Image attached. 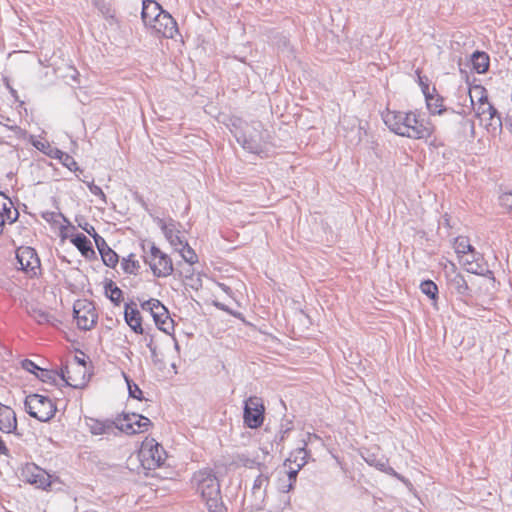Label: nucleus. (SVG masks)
<instances>
[{"mask_svg": "<svg viewBox=\"0 0 512 512\" xmlns=\"http://www.w3.org/2000/svg\"><path fill=\"white\" fill-rule=\"evenodd\" d=\"M101 258L103 263L108 267H115L118 263V255L111 248H107L105 252H102Z\"/></svg>", "mask_w": 512, "mask_h": 512, "instance_id": "nucleus-37", "label": "nucleus"}, {"mask_svg": "<svg viewBox=\"0 0 512 512\" xmlns=\"http://www.w3.org/2000/svg\"><path fill=\"white\" fill-rule=\"evenodd\" d=\"M22 477L27 483L43 490L51 486V475L35 464H27L22 470Z\"/></svg>", "mask_w": 512, "mask_h": 512, "instance_id": "nucleus-14", "label": "nucleus"}, {"mask_svg": "<svg viewBox=\"0 0 512 512\" xmlns=\"http://www.w3.org/2000/svg\"><path fill=\"white\" fill-rule=\"evenodd\" d=\"M420 290L423 294L428 296L431 300H437L438 287L432 280L422 281L420 284Z\"/></svg>", "mask_w": 512, "mask_h": 512, "instance_id": "nucleus-35", "label": "nucleus"}, {"mask_svg": "<svg viewBox=\"0 0 512 512\" xmlns=\"http://www.w3.org/2000/svg\"><path fill=\"white\" fill-rule=\"evenodd\" d=\"M466 255H467V257L465 259H468L469 261H472V259H473L472 256L470 254H466Z\"/></svg>", "mask_w": 512, "mask_h": 512, "instance_id": "nucleus-62", "label": "nucleus"}, {"mask_svg": "<svg viewBox=\"0 0 512 512\" xmlns=\"http://www.w3.org/2000/svg\"><path fill=\"white\" fill-rule=\"evenodd\" d=\"M238 462L240 464H242L244 467H247V468H260L262 466V464L260 462H258L256 459H252V458H249L247 455L245 454H240L238 455Z\"/></svg>", "mask_w": 512, "mask_h": 512, "instance_id": "nucleus-39", "label": "nucleus"}, {"mask_svg": "<svg viewBox=\"0 0 512 512\" xmlns=\"http://www.w3.org/2000/svg\"><path fill=\"white\" fill-rule=\"evenodd\" d=\"M470 99H471V103L474 104V101H473V96L472 94L470 93Z\"/></svg>", "mask_w": 512, "mask_h": 512, "instance_id": "nucleus-64", "label": "nucleus"}, {"mask_svg": "<svg viewBox=\"0 0 512 512\" xmlns=\"http://www.w3.org/2000/svg\"><path fill=\"white\" fill-rule=\"evenodd\" d=\"M93 4L101 11L103 12V8H105V1L104 0H92Z\"/></svg>", "mask_w": 512, "mask_h": 512, "instance_id": "nucleus-51", "label": "nucleus"}, {"mask_svg": "<svg viewBox=\"0 0 512 512\" xmlns=\"http://www.w3.org/2000/svg\"><path fill=\"white\" fill-rule=\"evenodd\" d=\"M215 306L218 307L221 310L228 311V308L224 304L215 303Z\"/></svg>", "mask_w": 512, "mask_h": 512, "instance_id": "nucleus-57", "label": "nucleus"}, {"mask_svg": "<svg viewBox=\"0 0 512 512\" xmlns=\"http://www.w3.org/2000/svg\"><path fill=\"white\" fill-rule=\"evenodd\" d=\"M348 122V125L351 126V131L345 137L348 139L350 144H359L362 139L363 129L360 126V123L357 118H343L341 121V125L344 129H346L345 123Z\"/></svg>", "mask_w": 512, "mask_h": 512, "instance_id": "nucleus-26", "label": "nucleus"}, {"mask_svg": "<svg viewBox=\"0 0 512 512\" xmlns=\"http://www.w3.org/2000/svg\"><path fill=\"white\" fill-rule=\"evenodd\" d=\"M105 294L116 306H118L123 298L122 290L117 287L112 281L105 285Z\"/></svg>", "mask_w": 512, "mask_h": 512, "instance_id": "nucleus-32", "label": "nucleus"}, {"mask_svg": "<svg viewBox=\"0 0 512 512\" xmlns=\"http://www.w3.org/2000/svg\"><path fill=\"white\" fill-rule=\"evenodd\" d=\"M156 34L165 38H173L177 32V23L174 18L166 11L162 12L149 26Z\"/></svg>", "mask_w": 512, "mask_h": 512, "instance_id": "nucleus-15", "label": "nucleus"}, {"mask_svg": "<svg viewBox=\"0 0 512 512\" xmlns=\"http://www.w3.org/2000/svg\"><path fill=\"white\" fill-rule=\"evenodd\" d=\"M121 266L125 273L133 275L137 274L140 268L139 261L134 258V254H130L127 258H124L121 262Z\"/></svg>", "mask_w": 512, "mask_h": 512, "instance_id": "nucleus-34", "label": "nucleus"}, {"mask_svg": "<svg viewBox=\"0 0 512 512\" xmlns=\"http://www.w3.org/2000/svg\"><path fill=\"white\" fill-rule=\"evenodd\" d=\"M117 431L126 434H136L147 431L151 425L149 418L139 414H125L121 418L116 419Z\"/></svg>", "mask_w": 512, "mask_h": 512, "instance_id": "nucleus-13", "label": "nucleus"}, {"mask_svg": "<svg viewBox=\"0 0 512 512\" xmlns=\"http://www.w3.org/2000/svg\"><path fill=\"white\" fill-rule=\"evenodd\" d=\"M157 223L159 227L162 230V233L164 234L165 238L168 240L170 245L176 250L177 248H180V246H183V243L186 241L183 239V237L180 235V231L177 229L176 222L172 219H170L168 222L164 221L163 219H157Z\"/></svg>", "mask_w": 512, "mask_h": 512, "instance_id": "nucleus-17", "label": "nucleus"}, {"mask_svg": "<svg viewBox=\"0 0 512 512\" xmlns=\"http://www.w3.org/2000/svg\"><path fill=\"white\" fill-rule=\"evenodd\" d=\"M72 74H71V78L75 81V82H78V77H79V72L76 70V69H72Z\"/></svg>", "mask_w": 512, "mask_h": 512, "instance_id": "nucleus-55", "label": "nucleus"}, {"mask_svg": "<svg viewBox=\"0 0 512 512\" xmlns=\"http://www.w3.org/2000/svg\"><path fill=\"white\" fill-rule=\"evenodd\" d=\"M502 207L512 213V191L504 193L499 198Z\"/></svg>", "mask_w": 512, "mask_h": 512, "instance_id": "nucleus-44", "label": "nucleus"}, {"mask_svg": "<svg viewBox=\"0 0 512 512\" xmlns=\"http://www.w3.org/2000/svg\"><path fill=\"white\" fill-rule=\"evenodd\" d=\"M447 284L449 289L459 295L460 297L470 296V288L464 276L456 271L455 266L452 264V271L446 272Z\"/></svg>", "mask_w": 512, "mask_h": 512, "instance_id": "nucleus-16", "label": "nucleus"}, {"mask_svg": "<svg viewBox=\"0 0 512 512\" xmlns=\"http://www.w3.org/2000/svg\"><path fill=\"white\" fill-rule=\"evenodd\" d=\"M21 366L27 372L33 373L35 375L38 374L41 369L38 365H36L32 360L29 359L23 360Z\"/></svg>", "mask_w": 512, "mask_h": 512, "instance_id": "nucleus-45", "label": "nucleus"}, {"mask_svg": "<svg viewBox=\"0 0 512 512\" xmlns=\"http://www.w3.org/2000/svg\"><path fill=\"white\" fill-rule=\"evenodd\" d=\"M144 250V262L149 265L153 275L158 278L168 277L173 271V263L171 258L164 252H162L155 244L151 243L149 251Z\"/></svg>", "mask_w": 512, "mask_h": 512, "instance_id": "nucleus-5", "label": "nucleus"}, {"mask_svg": "<svg viewBox=\"0 0 512 512\" xmlns=\"http://www.w3.org/2000/svg\"><path fill=\"white\" fill-rule=\"evenodd\" d=\"M419 83L422 86V90H423L426 84L424 83V81L422 80L421 77H419Z\"/></svg>", "mask_w": 512, "mask_h": 512, "instance_id": "nucleus-60", "label": "nucleus"}, {"mask_svg": "<svg viewBox=\"0 0 512 512\" xmlns=\"http://www.w3.org/2000/svg\"><path fill=\"white\" fill-rule=\"evenodd\" d=\"M463 125H465V126L468 125L471 129V132L474 133V122L473 121L463 119Z\"/></svg>", "mask_w": 512, "mask_h": 512, "instance_id": "nucleus-54", "label": "nucleus"}, {"mask_svg": "<svg viewBox=\"0 0 512 512\" xmlns=\"http://www.w3.org/2000/svg\"><path fill=\"white\" fill-rule=\"evenodd\" d=\"M293 487H294V483L288 481V484L281 486V491L287 493V492L291 491L293 489Z\"/></svg>", "mask_w": 512, "mask_h": 512, "instance_id": "nucleus-52", "label": "nucleus"}, {"mask_svg": "<svg viewBox=\"0 0 512 512\" xmlns=\"http://www.w3.org/2000/svg\"><path fill=\"white\" fill-rule=\"evenodd\" d=\"M83 361H85L84 358H80L78 356H75L72 362H77L78 363V362H83Z\"/></svg>", "mask_w": 512, "mask_h": 512, "instance_id": "nucleus-58", "label": "nucleus"}, {"mask_svg": "<svg viewBox=\"0 0 512 512\" xmlns=\"http://www.w3.org/2000/svg\"><path fill=\"white\" fill-rule=\"evenodd\" d=\"M363 459L367 464L376 467L380 471L386 472L389 475H397L395 470L388 465V460L384 456H378L374 453L367 452L363 455Z\"/></svg>", "mask_w": 512, "mask_h": 512, "instance_id": "nucleus-24", "label": "nucleus"}, {"mask_svg": "<svg viewBox=\"0 0 512 512\" xmlns=\"http://www.w3.org/2000/svg\"><path fill=\"white\" fill-rule=\"evenodd\" d=\"M144 311H148L155 325L161 331L170 334L173 330V320L169 315L167 308L157 299H149L141 304Z\"/></svg>", "mask_w": 512, "mask_h": 512, "instance_id": "nucleus-10", "label": "nucleus"}, {"mask_svg": "<svg viewBox=\"0 0 512 512\" xmlns=\"http://www.w3.org/2000/svg\"><path fill=\"white\" fill-rule=\"evenodd\" d=\"M27 313L39 324H54L56 320L52 314L34 305L27 308Z\"/></svg>", "mask_w": 512, "mask_h": 512, "instance_id": "nucleus-29", "label": "nucleus"}, {"mask_svg": "<svg viewBox=\"0 0 512 512\" xmlns=\"http://www.w3.org/2000/svg\"><path fill=\"white\" fill-rule=\"evenodd\" d=\"M423 93L425 95L427 108L431 114L441 115L444 111H446L443 106V98L439 95L430 94L428 85H425Z\"/></svg>", "mask_w": 512, "mask_h": 512, "instance_id": "nucleus-25", "label": "nucleus"}, {"mask_svg": "<svg viewBox=\"0 0 512 512\" xmlns=\"http://www.w3.org/2000/svg\"><path fill=\"white\" fill-rule=\"evenodd\" d=\"M472 261L465 259L463 265L467 272L488 277L494 280L493 272L489 269L488 265L483 261V258L476 252V255L472 256Z\"/></svg>", "mask_w": 512, "mask_h": 512, "instance_id": "nucleus-20", "label": "nucleus"}, {"mask_svg": "<svg viewBox=\"0 0 512 512\" xmlns=\"http://www.w3.org/2000/svg\"><path fill=\"white\" fill-rule=\"evenodd\" d=\"M60 379L66 385L73 388H83L86 386L89 375L87 370L86 361L83 362H70L60 369Z\"/></svg>", "mask_w": 512, "mask_h": 512, "instance_id": "nucleus-8", "label": "nucleus"}, {"mask_svg": "<svg viewBox=\"0 0 512 512\" xmlns=\"http://www.w3.org/2000/svg\"><path fill=\"white\" fill-rule=\"evenodd\" d=\"M235 137L246 151L258 155L263 153L265 140L261 123L255 122L251 126L246 125L243 131L235 133Z\"/></svg>", "mask_w": 512, "mask_h": 512, "instance_id": "nucleus-6", "label": "nucleus"}, {"mask_svg": "<svg viewBox=\"0 0 512 512\" xmlns=\"http://www.w3.org/2000/svg\"><path fill=\"white\" fill-rule=\"evenodd\" d=\"M37 378L42 382L55 383L57 378H60V372H56L48 369H40L39 373L36 374Z\"/></svg>", "mask_w": 512, "mask_h": 512, "instance_id": "nucleus-36", "label": "nucleus"}, {"mask_svg": "<svg viewBox=\"0 0 512 512\" xmlns=\"http://www.w3.org/2000/svg\"><path fill=\"white\" fill-rule=\"evenodd\" d=\"M71 241L84 257L87 258L95 253L90 240L84 234H77Z\"/></svg>", "mask_w": 512, "mask_h": 512, "instance_id": "nucleus-30", "label": "nucleus"}, {"mask_svg": "<svg viewBox=\"0 0 512 512\" xmlns=\"http://www.w3.org/2000/svg\"><path fill=\"white\" fill-rule=\"evenodd\" d=\"M385 125L393 133L410 139H428L433 126L428 120L420 118L415 112H403L387 109L382 113Z\"/></svg>", "mask_w": 512, "mask_h": 512, "instance_id": "nucleus-1", "label": "nucleus"}, {"mask_svg": "<svg viewBox=\"0 0 512 512\" xmlns=\"http://www.w3.org/2000/svg\"><path fill=\"white\" fill-rule=\"evenodd\" d=\"M265 407L261 398L249 397L244 403V423L251 429L259 428L264 421Z\"/></svg>", "mask_w": 512, "mask_h": 512, "instance_id": "nucleus-12", "label": "nucleus"}, {"mask_svg": "<svg viewBox=\"0 0 512 512\" xmlns=\"http://www.w3.org/2000/svg\"><path fill=\"white\" fill-rule=\"evenodd\" d=\"M88 188H89V191L94 196L98 197L102 201L103 204L107 203L106 195L103 192V190L101 189V187H99L93 183H90V184H88Z\"/></svg>", "mask_w": 512, "mask_h": 512, "instance_id": "nucleus-42", "label": "nucleus"}, {"mask_svg": "<svg viewBox=\"0 0 512 512\" xmlns=\"http://www.w3.org/2000/svg\"><path fill=\"white\" fill-rule=\"evenodd\" d=\"M167 454L164 448L154 439H146L139 451V459L145 470H155L161 467Z\"/></svg>", "mask_w": 512, "mask_h": 512, "instance_id": "nucleus-7", "label": "nucleus"}, {"mask_svg": "<svg viewBox=\"0 0 512 512\" xmlns=\"http://www.w3.org/2000/svg\"><path fill=\"white\" fill-rule=\"evenodd\" d=\"M147 347L151 353V357L155 359L157 357V346L154 344L152 337L149 338L147 342Z\"/></svg>", "mask_w": 512, "mask_h": 512, "instance_id": "nucleus-49", "label": "nucleus"}, {"mask_svg": "<svg viewBox=\"0 0 512 512\" xmlns=\"http://www.w3.org/2000/svg\"><path fill=\"white\" fill-rule=\"evenodd\" d=\"M8 222L9 223V219H6V216L3 215V214H0V234L2 233L3 231V227L5 225V223Z\"/></svg>", "mask_w": 512, "mask_h": 512, "instance_id": "nucleus-53", "label": "nucleus"}, {"mask_svg": "<svg viewBox=\"0 0 512 512\" xmlns=\"http://www.w3.org/2000/svg\"><path fill=\"white\" fill-rule=\"evenodd\" d=\"M91 230L93 231V238H94L96 247L101 255L102 252H105V250L110 247L106 243L105 239L96 233V231L93 227H91Z\"/></svg>", "mask_w": 512, "mask_h": 512, "instance_id": "nucleus-41", "label": "nucleus"}, {"mask_svg": "<svg viewBox=\"0 0 512 512\" xmlns=\"http://www.w3.org/2000/svg\"><path fill=\"white\" fill-rule=\"evenodd\" d=\"M16 259L20 269L30 278L41 274V263L36 250L29 246L19 247Z\"/></svg>", "mask_w": 512, "mask_h": 512, "instance_id": "nucleus-11", "label": "nucleus"}, {"mask_svg": "<svg viewBox=\"0 0 512 512\" xmlns=\"http://www.w3.org/2000/svg\"><path fill=\"white\" fill-rule=\"evenodd\" d=\"M300 470L301 469H298L297 467L296 468H290V470L287 472L288 481L295 484L298 472Z\"/></svg>", "mask_w": 512, "mask_h": 512, "instance_id": "nucleus-50", "label": "nucleus"}, {"mask_svg": "<svg viewBox=\"0 0 512 512\" xmlns=\"http://www.w3.org/2000/svg\"><path fill=\"white\" fill-rule=\"evenodd\" d=\"M269 483V477L264 474H259L254 480L252 490L255 493L256 491L265 488Z\"/></svg>", "mask_w": 512, "mask_h": 512, "instance_id": "nucleus-40", "label": "nucleus"}, {"mask_svg": "<svg viewBox=\"0 0 512 512\" xmlns=\"http://www.w3.org/2000/svg\"><path fill=\"white\" fill-rule=\"evenodd\" d=\"M124 318L127 325L137 334L143 333L142 319L140 312L136 308H132L129 304L125 305Z\"/></svg>", "mask_w": 512, "mask_h": 512, "instance_id": "nucleus-22", "label": "nucleus"}, {"mask_svg": "<svg viewBox=\"0 0 512 512\" xmlns=\"http://www.w3.org/2000/svg\"><path fill=\"white\" fill-rule=\"evenodd\" d=\"M24 405L26 412L41 422L51 420L57 411L56 404L49 397L41 394L26 396Z\"/></svg>", "mask_w": 512, "mask_h": 512, "instance_id": "nucleus-4", "label": "nucleus"}, {"mask_svg": "<svg viewBox=\"0 0 512 512\" xmlns=\"http://www.w3.org/2000/svg\"><path fill=\"white\" fill-rule=\"evenodd\" d=\"M176 251L180 253L185 262L189 264H195L198 262V256L195 251L189 246L187 242L183 243V246L177 248Z\"/></svg>", "mask_w": 512, "mask_h": 512, "instance_id": "nucleus-33", "label": "nucleus"}, {"mask_svg": "<svg viewBox=\"0 0 512 512\" xmlns=\"http://www.w3.org/2000/svg\"><path fill=\"white\" fill-rule=\"evenodd\" d=\"M8 128L10 130H12L14 133H15V136L19 139L21 138H24L25 135H26V131L23 130L21 127H19L18 125H12V126H8Z\"/></svg>", "mask_w": 512, "mask_h": 512, "instance_id": "nucleus-48", "label": "nucleus"}, {"mask_svg": "<svg viewBox=\"0 0 512 512\" xmlns=\"http://www.w3.org/2000/svg\"><path fill=\"white\" fill-rule=\"evenodd\" d=\"M84 230L93 237V231L91 230V227L88 229V228H84Z\"/></svg>", "mask_w": 512, "mask_h": 512, "instance_id": "nucleus-59", "label": "nucleus"}, {"mask_svg": "<svg viewBox=\"0 0 512 512\" xmlns=\"http://www.w3.org/2000/svg\"><path fill=\"white\" fill-rule=\"evenodd\" d=\"M65 167H67L70 171H76L79 169L77 162L74 160L72 156L66 153L63 156L62 161H60Z\"/></svg>", "mask_w": 512, "mask_h": 512, "instance_id": "nucleus-43", "label": "nucleus"}, {"mask_svg": "<svg viewBox=\"0 0 512 512\" xmlns=\"http://www.w3.org/2000/svg\"><path fill=\"white\" fill-rule=\"evenodd\" d=\"M104 15L106 16H109V17H113L112 14H110V8L105 4V8H103V12H102Z\"/></svg>", "mask_w": 512, "mask_h": 512, "instance_id": "nucleus-56", "label": "nucleus"}, {"mask_svg": "<svg viewBox=\"0 0 512 512\" xmlns=\"http://www.w3.org/2000/svg\"><path fill=\"white\" fill-rule=\"evenodd\" d=\"M73 314L76 319L77 326L82 330H91L98 320L93 302L87 299H80L75 301L73 305Z\"/></svg>", "mask_w": 512, "mask_h": 512, "instance_id": "nucleus-9", "label": "nucleus"}, {"mask_svg": "<svg viewBox=\"0 0 512 512\" xmlns=\"http://www.w3.org/2000/svg\"><path fill=\"white\" fill-rule=\"evenodd\" d=\"M470 60H471L473 70L475 72H477L478 74L485 73L489 68V64H490L489 56L487 53H485L483 51H475L471 55Z\"/></svg>", "mask_w": 512, "mask_h": 512, "instance_id": "nucleus-27", "label": "nucleus"}, {"mask_svg": "<svg viewBox=\"0 0 512 512\" xmlns=\"http://www.w3.org/2000/svg\"><path fill=\"white\" fill-rule=\"evenodd\" d=\"M192 483L196 487L209 512L223 510L220 484L215 474L210 470H200L193 475Z\"/></svg>", "mask_w": 512, "mask_h": 512, "instance_id": "nucleus-2", "label": "nucleus"}, {"mask_svg": "<svg viewBox=\"0 0 512 512\" xmlns=\"http://www.w3.org/2000/svg\"><path fill=\"white\" fill-rule=\"evenodd\" d=\"M480 90V97L478 99L477 107L475 108L476 116L481 122L485 123L486 129L489 133L496 135L502 131V120L497 109L488 101L486 90L482 87H477Z\"/></svg>", "mask_w": 512, "mask_h": 512, "instance_id": "nucleus-3", "label": "nucleus"}, {"mask_svg": "<svg viewBox=\"0 0 512 512\" xmlns=\"http://www.w3.org/2000/svg\"><path fill=\"white\" fill-rule=\"evenodd\" d=\"M17 428L15 413L7 406H2L0 410V430L11 433Z\"/></svg>", "mask_w": 512, "mask_h": 512, "instance_id": "nucleus-23", "label": "nucleus"}, {"mask_svg": "<svg viewBox=\"0 0 512 512\" xmlns=\"http://www.w3.org/2000/svg\"><path fill=\"white\" fill-rule=\"evenodd\" d=\"M12 95L16 96V91L14 89H11Z\"/></svg>", "mask_w": 512, "mask_h": 512, "instance_id": "nucleus-63", "label": "nucleus"}, {"mask_svg": "<svg viewBox=\"0 0 512 512\" xmlns=\"http://www.w3.org/2000/svg\"><path fill=\"white\" fill-rule=\"evenodd\" d=\"M32 144L37 150L43 152L46 155L48 154L49 149L52 147L48 142L41 140H33Z\"/></svg>", "mask_w": 512, "mask_h": 512, "instance_id": "nucleus-46", "label": "nucleus"}, {"mask_svg": "<svg viewBox=\"0 0 512 512\" xmlns=\"http://www.w3.org/2000/svg\"><path fill=\"white\" fill-rule=\"evenodd\" d=\"M312 438L318 439V436L315 434H307V439L302 440V446L298 447L294 451L290 453L289 458L286 459L284 462V465L286 466L288 463L295 464L298 469H301L304 467L308 461V451L306 449V446L308 442L312 440Z\"/></svg>", "mask_w": 512, "mask_h": 512, "instance_id": "nucleus-19", "label": "nucleus"}, {"mask_svg": "<svg viewBox=\"0 0 512 512\" xmlns=\"http://www.w3.org/2000/svg\"><path fill=\"white\" fill-rule=\"evenodd\" d=\"M124 378H125V381L127 383V387H128V393H129V396L134 398V399H137V400H141L142 399V390L139 388V386L137 384H135L127 375L124 374Z\"/></svg>", "mask_w": 512, "mask_h": 512, "instance_id": "nucleus-38", "label": "nucleus"}, {"mask_svg": "<svg viewBox=\"0 0 512 512\" xmlns=\"http://www.w3.org/2000/svg\"><path fill=\"white\" fill-rule=\"evenodd\" d=\"M66 154V152H63L61 151L60 149L58 148H55V147H51L49 149V152H48V156L52 157V158H55V159H58L59 161H62L63 159V156Z\"/></svg>", "mask_w": 512, "mask_h": 512, "instance_id": "nucleus-47", "label": "nucleus"}, {"mask_svg": "<svg viewBox=\"0 0 512 512\" xmlns=\"http://www.w3.org/2000/svg\"><path fill=\"white\" fill-rule=\"evenodd\" d=\"M0 214L6 216L9 219V223H13L17 220L19 213L14 208L13 202L4 193L0 192Z\"/></svg>", "mask_w": 512, "mask_h": 512, "instance_id": "nucleus-28", "label": "nucleus"}, {"mask_svg": "<svg viewBox=\"0 0 512 512\" xmlns=\"http://www.w3.org/2000/svg\"><path fill=\"white\" fill-rule=\"evenodd\" d=\"M164 10L154 0H143L141 17L145 26L149 27Z\"/></svg>", "mask_w": 512, "mask_h": 512, "instance_id": "nucleus-21", "label": "nucleus"}, {"mask_svg": "<svg viewBox=\"0 0 512 512\" xmlns=\"http://www.w3.org/2000/svg\"><path fill=\"white\" fill-rule=\"evenodd\" d=\"M85 423L93 435H116L117 424L116 420H99L92 417H87Z\"/></svg>", "mask_w": 512, "mask_h": 512, "instance_id": "nucleus-18", "label": "nucleus"}, {"mask_svg": "<svg viewBox=\"0 0 512 512\" xmlns=\"http://www.w3.org/2000/svg\"><path fill=\"white\" fill-rule=\"evenodd\" d=\"M220 286L223 289V291H225V292H227L229 290V288L224 284H221Z\"/></svg>", "mask_w": 512, "mask_h": 512, "instance_id": "nucleus-61", "label": "nucleus"}, {"mask_svg": "<svg viewBox=\"0 0 512 512\" xmlns=\"http://www.w3.org/2000/svg\"><path fill=\"white\" fill-rule=\"evenodd\" d=\"M454 249L457 254H470L471 256L476 255L474 247L465 236H459L455 239Z\"/></svg>", "mask_w": 512, "mask_h": 512, "instance_id": "nucleus-31", "label": "nucleus"}]
</instances>
